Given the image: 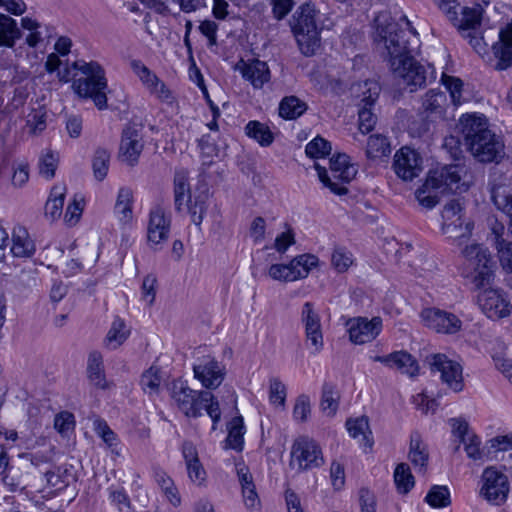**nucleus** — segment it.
I'll return each mask as SVG.
<instances>
[{
  "label": "nucleus",
  "mask_w": 512,
  "mask_h": 512,
  "mask_svg": "<svg viewBox=\"0 0 512 512\" xmlns=\"http://www.w3.org/2000/svg\"><path fill=\"white\" fill-rule=\"evenodd\" d=\"M453 435L459 439V442L464 445V450L467 456L473 460H482L483 451L480 447L481 440L473 432L469 430V425L466 421L461 419H451Z\"/></svg>",
  "instance_id": "nucleus-25"
},
{
  "label": "nucleus",
  "mask_w": 512,
  "mask_h": 512,
  "mask_svg": "<svg viewBox=\"0 0 512 512\" xmlns=\"http://www.w3.org/2000/svg\"><path fill=\"white\" fill-rule=\"evenodd\" d=\"M318 258L312 254H302L290 261L289 264H273L268 275L277 281L293 282L308 276L310 270L317 266Z\"/></svg>",
  "instance_id": "nucleus-9"
},
{
  "label": "nucleus",
  "mask_w": 512,
  "mask_h": 512,
  "mask_svg": "<svg viewBox=\"0 0 512 512\" xmlns=\"http://www.w3.org/2000/svg\"><path fill=\"white\" fill-rule=\"evenodd\" d=\"M307 110V104L296 96L284 97L279 104V115L287 120L300 117Z\"/></svg>",
  "instance_id": "nucleus-37"
},
{
  "label": "nucleus",
  "mask_w": 512,
  "mask_h": 512,
  "mask_svg": "<svg viewBox=\"0 0 512 512\" xmlns=\"http://www.w3.org/2000/svg\"><path fill=\"white\" fill-rule=\"evenodd\" d=\"M189 193L190 186L188 183V171L180 169L176 171L174 177V202L176 210H182L186 196H188Z\"/></svg>",
  "instance_id": "nucleus-38"
},
{
  "label": "nucleus",
  "mask_w": 512,
  "mask_h": 512,
  "mask_svg": "<svg viewBox=\"0 0 512 512\" xmlns=\"http://www.w3.org/2000/svg\"><path fill=\"white\" fill-rule=\"evenodd\" d=\"M114 214L121 225L127 226L133 220V193L130 188L122 187L118 191Z\"/></svg>",
  "instance_id": "nucleus-29"
},
{
  "label": "nucleus",
  "mask_w": 512,
  "mask_h": 512,
  "mask_svg": "<svg viewBox=\"0 0 512 512\" xmlns=\"http://www.w3.org/2000/svg\"><path fill=\"white\" fill-rule=\"evenodd\" d=\"M131 68L152 95L161 101H170L172 98L170 90L146 65L139 60H133Z\"/></svg>",
  "instance_id": "nucleus-24"
},
{
  "label": "nucleus",
  "mask_w": 512,
  "mask_h": 512,
  "mask_svg": "<svg viewBox=\"0 0 512 512\" xmlns=\"http://www.w3.org/2000/svg\"><path fill=\"white\" fill-rule=\"evenodd\" d=\"M319 180L328 187L331 192L337 195H344L348 192V189L339 185L337 181L342 183H349L353 180L358 172L355 164L350 163V158L346 154H338L330 160V171L331 177L328 175L325 167L320 164H315Z\"/></svg>",
  "instance_id": "nucleus-6"
},
{
  "label": "nucleus",
  "mask_w": 512,
  "mask_h": 512,
  "mask_svg": "<svg viewBox=\"0 0 512 512\" xmlns=\"http://www.w3.org/2000/svg\"><path fill=\"white\" fill-rule=\"evenodd\" d=\"M243 435H244V425L243 418L241 416L234 417L228 428V436L226 438L227 447L232 448L234 450H242L243 448Z\"/></svg>",
  "instance_id": "nucleus-47"
},
{
  "label": "nucleus",
  "mask_w": 512,
  "mask_h": 512,
  "mask_svg": "<svg viewBox=\"0 0 512 512\" xmlns=\"http://www.w3.org/2000/svg\"><path fill=\"white\" fill-rule=\"evenodd\" d=\"M452 222L454 229H452L450 232L443 233L449 238L460 241L461 244L463 240H466L470 237L473 229V223L470 221H465L463 217L461 220H457V218H455Z\"/></svg>",
  "instance_id": "nucleus-55"
},
{
  "label": "nucleus",
  "mask_w": 512,
  "mask_h": 512,
  "mask_svg": "<svg viewBox=\"0 0 512 512\" xmlns=\"http://www.w3.org/2000/svg\"><path fill=\"white\" fill-rule=\"evenodd\" d=\"M170 224V218L161 205L151 208L147 224V240L151 248L158 250L168 240Z\"/></svg>",
  "instance_id": "nucleus-13"
},
{
  "label": "nucleus",
  "mask_w": 512,
  "mask_h": 512,
  "mask_svg": "<svg viewBox=\"0 0 512 512\" xmlns=\"http://www.w3.org/2000/svg\"><path fill=\"white\" fill-rule=\"evenodd\" d=\"M409 459L415 468L424 470L428 461L426 445L421 441L420 436L415 434L411 437Z\"/></svg>",
  "instance_id": "nucleus-43"
},
{
  "label": "nucleus",
  "mask_w": 512,
  "mask_h": 512,
  "mask_svg": "<svg viewBox=\"0 0 512 512\" xmlns=\"http://www.w3.org/2000/svg\"><path fill=\"white\" fill-rule=\"evenodd\" d=\"M11 252L20 258H29L35 253V244L25 228L17 227L13 230Z\"/></svg>",
  "instance_id": "nucleus-31"
},
{
  "label": "nucleus",
  "mask_w": 512,
  "mask_h": 512,
  "mask_svg": "<svg viewBox=\"0 0 512 512\" xmlns=\"http://www.w3.org/2000/svg\"><path fill=\"white\" fill-rule=\"evenodd\" d=\"M400 20L402 24L387 15L378 16L374 45L388 62L394 77L401 79L402 84L413 92L435 79V71L433 67H425L414 59L412 53L419 47L417 33L406 16H401Z\"/></svg>",
  "instance_id": "nucleus-1"
},
{
  "label": "nucleus",
  "mask_w": 512,
  "mask_h": 512,
  "mask_svg": "<svg viewBox=\"0 0 512 512\" xmlns=\"http://www.w3.org/2000/svg\"><path fill=\"white\" fill-rule=\"evenodd\" d=\"M487 444L494 452H510V457H512V433L493 437Z\"/></svg>",
  "instance_id": "nucleus-62"
},
{
  "label": "nucleus",
  "mask_w": 512,
  "mask_h": 512,
  "mask_svg": "<svg viewBox=\"0 0 512 512\" xmlns=\"http://www.w3.org/2000/svg\"><path fill=\"white\" fill-rule=\"evenodd\" d=\"M350 340L355 344H365L373 341L382 331V319L373 317H356L347 321Z\"/></svg>",
  "instance_id": "nucleus-19"
},
{
  "label": "nucleus",
  "mask_w": 512,
  "mask_h": 512,
  "mask_svg": "<svg viewBox=\"0 0 512 512\" xmlns=\"http://www.w3.org/2000/svg\"><path fill=\"white\" fill-rule=\"evenodd\" d=\"M235 69L242 77L250 82L255 89H260L270 80V70L266 62L253 59L249 61L240 60Z\"/></svg>",
  "instance_id": "nucleus-27"
},
{
  "label": "nucleus",
  "mask_w": 512,
  "mask_h": 512,
  "mask_svg": "<svg viewBox=\"0 0 512 512\" xmlns=\"http://www.w3.org/2000/svg\"><path fill=\"white\" fill-rule=\"evenodd\" d=\"M300 321L305 330L306 340L310 342L315 353L320 352L324 345L321 317L313 303L305 302L303 304Z\"/></svg>",
  "instance_id": "nucleus-16"
},
{
  "label": "nucleus",
  "mask_w": 512,
  "mask_h": 512,
  "mask_svg": "<svg viewBox=\"0 0 512 512\" xmlns=\"http://www.w3.org/2000/svg\"><path fill=\"white\" fill-rule=\"evenodd\" d=\"M170 394L179 410L187 417H199L202 415V409H205L212 419V429L216 430L221 418V410L219 402L211 392L193 390L185 381L177 379L171 383Z\"/></svg>",
  "instance_id": "nucleus-3"
},
{
  "label": "nucleus",
  "mask_w": 512,
  "mask_h": 512,
  "mask_svg": "<svg viewBox=\"0 0 512 512\" xmlns=\"http://www.w3.org/2000/svg\"><path fill=\"white\" fill-rule=\"evenodd\" d=\"M431 371L440 373V378L448 388L460 392L464 388L463 368L461 364L445 354H433L427 358Z\"/></svg>",
  "instance_id": "nucleus-12"
},
{
  "label": "nucleus",
  "mask_w": 512,
  "mask_h": 512,
  "mask_svg": "<svg viewBox=\"0 0 512 512\" xmlns=\"http://www.w3.org/2000/svg\"><path fill=\"white\" fill-rule=\"evenodd\" d=\"M332 266L339 272H345L353 264L352 254L344 248H336L331 256Z\"/></svg>",
  "instance_id": "nucleus-57"
},
{
  "label": "nucleus",
  "mask_w": 512,
  "mask_h": 512,
  "mask_svg": "<svg viewBox=\"0 0 512 512\" xmlns=\"http://www.w3.org/2000/svg\"><path fill=\"white\" fill-rule=\"evenodd\" d=\"M340 395L332 383H324L322 387L321 409L328 416H334L339 406Z\"/></svg>",
  "instance_id": "nucleus-40"
},
{
  "label": "nucleus",
  "mask_w": 512,
  "mask_h": 512,
  "mask_svg": "<svg viewBox=\"0 0 512 512\" xmlns=\"http://www.w3.org/2000/svg\"><path fill=\"white\" fill-rule=\"evenodd\" d=\"M163 380L162 371L157 366H151L141 376V387L145 393L150 395L158 394Z\"/></svg>",
  "instance_id": "nucleus-44"
},
{
  "label": "nucleus",
  "mask_w": 512,
  "mask_h": 512,
  "mask_svg": "<svg viewBox=\"0 0 512 512\" xmlns=\"http://www.w3.org/2000/svg\"><path fill=\"white\" fill-rule=\"evenodd\" d=\"M319 12L310 3H304L293 14L290 25L299 49L305 56H312L320 47Z\"/></svg>",
  "instance_id": "nucleus-5"
},
{
  "label": "nucleus",
  "mask_w": 512,
  "mask_h": 512,
  "mask_svg": "<svg viewBox=\"0 0 512 512\" xmlns=\"http://www.w3.org/2000/svg\"><path fill=\"white\" fill-rule=\"evenodd\" d=\"M110 152L105 148H97L92 158V169L94 177L102 181L108 174L110 164Z\"/></svg>",
  "instance_id": "nucleus-46"
},
{
  "label": "nucleus",
  "mask_w": 512,
  "mask_h": 512,
  "mask_svg": "<svg viewBox=\"0 0 512 512\" xmlns=\"http://www.w3.org/2000/svg\"><path fill=\"white\" fill-rule=\"evenodd\" d=\"M58 165L57 156L51 152L46 151L39 159V173L42 177L47 180L52 179L55 176V171Z\"/></svg>",
  "instance_id": "nucleus-52"
},
{
  "label": "nucleus",
  "mask_w": 512,
  "mask_h": 512,
  "mask_svg": "<svg viewBox=\"0 0 512 512\" xmlns=\"http://www.w3.org/2000/svg\"><path fill=\"white\" fill-rule=\"evenodd\" d=\"M457 128L466 148L490 130L486 116L477 112L463 114L458 121Z\"/></svg>",
  "instance_id": "nucleus-21"
},
{
  "label": "nucleus",
  "mask_w": 512,
  "mask_h": 512,
  "mask_svg": "<svg viewBox=\"0 0 512 512\" xmlns=\"http://www.w3.org/2000/svg\"><path fill=\"white\" fill-rule=\"evenodd\" d=\"M447 103L446 94L438 89L429 90L423 97L422 107L424 111L435 117H442Z\"/></svg>",
  "instance_id": "nucleus-32"
},
{
  "label": "nucleus",
  "mask_w": 512,
  "mask_h": 512,
  "mask_svg": "<svg viewBox=\"0 0 512 512\" xmlns=\"http://www.w3.org/2000/svg\"><path fill=\"white\" fill-rule=\"evenodd\" d=\"M73 68L82 73L73 81L74 92L83 98H90L99 110L107 108V79L103 68L94 61H75Z\"/></svg>",
  "instance_id": "nucleus-4"
},
{
  "label": "nucleus",
  "mask_w": 512,
  "mask_h": 512,
  "mask_svg": "<svg viewBox=\"0 0 512 512\" xmlns=\"http://www.w3.org/2000/svg\"><path fill=\"white\" fill-rule=\"evenodd\" d=\"M442 81L445 88L450 93V97L454 105L462 104L464 102V99L462 98V80L452 76H443Z\"/></svg>",
  "instance_id": "nucleus-56"
},
{
  "label": "nucleus",
  "mask_w": 512,
  "mask_h": 512,
  "mask_svg": "<svg viewBox=\"0 0 512 512\" xmlns=\"http://www.w3.org/2000/svg\"><path fill=\"white\" fill-rule=\"evenodd\" d=\"M324 458L318 444L307 437L298 438L291 448L290 466L298 471L322 466Z\"/></svg>",
  "instance_id": "nucleus-8"
},
{
  "label": "nucleus",
  "mask_w": 512,
  "mask_h": 512,
  "mask_svg": "<svg viewBox=\"0 0 512 512\" xmlns=\"http://www.w3.org/2000/svg\"><path fill=\"white\" fill-rule=\"evenodd\" d=\"M21 26L23 29L30 32L26 37V43L28 46L34 48L42 42L43 36L42 31L40 30L42 28L41 23L30 17H23L21 19Z\"/></svg>",
  "instance_id": "nucleus-50"
},
{
  "label": "nucleus",
  "mask_w": 512,
  "mask_h": 512,
  "mask_svg": "<svg viewBox=\"0 0 512 512\" xmlns=\"http://www.w3.org/2000/svg\"><path fill=\"white\" fill-rule=\"evenodd\" d=\"M270 402L274 405L283 407L286 399V387L278 379H272L269 391Z\"/></svg>",
  "instance_id": "nucleus-60"
},
{
  "label": "nucleus",
  "mask_w": 512,
  "mask_h": 512,
  "mask_svg": "<svg viewBox=\"0 0 512 512\" xmlns=\"http://www.w3.org/2000/svg\"><path fill=\"white\" fill-rule=\"evenodd\" d=\"M331 152V144L324 138L316 137L305 148V153L310 158H322Z\"/></svg>",
  "instance_id": "nucleus-54"
},
{
  "label": "nucleus",
  "mask_w": 512,
  "mask_h": 512,
  "mask_svg": "<svg viewBox=\"0 0 512 512\" xmlns=\"http://www.w3.org/2000/svg\"><path fill=\"white\" fill-rule=\"evenodd\" d=\"M217 30L218 25L212 20L202 21L199 25V31L207 38L209 47L217 45Z\"/></svg>",
  "instance_id": "nucleus-63"
},
{
  "label": "nucleus",
  "mask_w": 512,
  "mask_h": 512,
  "mask_svg": "<svg viewBox=\"0 0 512 512\" xmlns=\"http://www.w3.org/2000/svg\"><path fill=\"white\" fill-rule=\"evenodd\" d=\"M422 157L409 147H402L394 155L393 170L403 181H412L422 172Z\"/></svg>",
  "instance_id": "nucleus-15"
},
{
  "label": "nucleus",
  "mask_w": 512,
  "mask_h": 512,
  "mask_svg": "<svg viewBox=\"0 0 512 512\" xmlns=\"http://www.w3.org/2000/svg\"><path fill=\"white\" fill-rule=\"evenodd\" d=\"M448 19L459 30L475 29L481 23V6L460 7L457 0H434Z\"/></svg>",
  "instance_id": "nucleus-10"
},
{
  "label": "nucleus",
  "mask_w": 512,
  "mask_h": 512,
  "mask_svg": "<svg viewBox=\"0 0 512 512\" xmlns=\"http://www.w3.org/2000/svg\"><path fill=\"white\" fill-rule=\"evenodd\" d=\"M391 153V145L388 138L381 134L371 135L366 146V156L369 159H381Z\"/></svg>",
  "instance_id": "nucleus-36"
},
{
  "label": "nucleus",
  "mask_w": 512,
  "mask_h": 512,
  "mask_svg": "<svg viewBox=\"0 0 512 512\" xmlns=\"http://www.w3.org/2000/svg\"><path fill=\"white\" fill-rule=\"evenodd\" d=\"M54 426L61 434H67L74 427V416L69 412H62L55 417Z\"/></svg>",
  "instance_id": "nucleus-64"
},
{
  "label": "nucleus",
  "mask_w": 512,
  "mask_h": 512,
  "mask_svg": "<svg viewBox=\"0 0 512 512\" xmlns=\"http://www.w3.org/2000/svg\"><path fill=\"white\" fill-rule=\"evenodd\" d=\"M380 92V87L377 82L366 81L364 83L363 98L360 102L358 111L359 116V130L361 133L366 134L374 128L377 117L372 111Z\"/></svg>",
  "instance_id": "nucleus-17"
},
{
  "label": "nucleus",
  "mask_w": 512,
  "mask_h": 512,
  "mask_svg": "<svg viewBox=\"0 0 512 512\" xmlns=\"http://www.w3.org/2000/svg\"><path fill=\"white\" fill-rule=\"evenodd\" d=\"M246 135L261 146H269L274 140L273 133L269 127L259 121H249L245 127Z\"/></svg>",
  "instance_id": "nucleus-41"
},
{
  "label": "nucleus",
  "mask_w": 512,
  "mask_h": 512,
  "mask_svg": "<svg viewBox=\"0 0 512 512\" xmlns=\"http://www.w3.org/2000/svg\"><path fill=\"white\" fill-rule=\"evenodd\" d=\"M65 188L61 186L53 187L50 197L45 205V214L52 220L57 219L62 214L64 205Z\"/></svg>",
  "instance_id": "nucleus-45"
},
{
  "label": "nucleus",
  "mask_w": 512,
  "mask_h": 512,
  "mask_svg": "<svg viewBox=\"0 0 512 512\" xmlns=\"http://www.w3.org/2000/svg\"><path fill=\"white\" fill-rule=\"evenodd\" d=\"M182 455L190 480L201 485L206 478V472L201 464L196 447L191 442H185L182 446Z\"/></svg>",
  "instance_id": "nucleus-28"
},
{
  "label": "nucleus",
  "mask_w": 512,
  "mask_h": 512,
  "mask_svg": "<svg viewBox=\"0 0 512 512\" xmlns=\"http://www.w3.org/2000/svg\"><path fill=\"white\" fill-rule=\"evenodd\" d=\"M421 318L426 327L437 333L455 334L462 327V321L456 314L435 307L424 309Z\"/></svg>",
  "instance_id": "nucleus-14"
},
{
  "label": "nucleus",
  "mask_w": 512,
  "mask_h": 512,
  "mask_svg": "<svg viewBox=\"0 0 512 512\" xmlns=\"http://www.w3.org/2000/svg\"><path fill=\"white\" fill-rule=\"evenodd\" d=\"M504 145L500 139L489 130L472 143L467 149L479 162L488 163L498 161L503 154Z\"/></svg>",
  "instance_id": "nucleus-20"
},
{
  "label": "nucleus",
  "mask_w": 512,
  "mask_h": 512,
  "mask_svg": "<svg viewBox=\"0 0 512 512\" xmlns=\"http://www.w3.org/2000/svg\"><path fill=\"white\" fill-rule=\"evenodd\" d=\"M20 37L17 22L8 15L0 14V46L12 48Z\"/></svg>",
  "instance_id": "nucleus-33"
},
{
  "label": "nucleus",
  "mask_w": 512,
  "mask_h": 512,
  "mask_svg": "<svg viewBox=\"0 0 512 512\" xmlns=\"http://www.w3.org/2000/svg\"><path fill=\"white\" fill-rule=\"evenodd\" d=\"M478 303L482 312L490 319L507 317L511 313V305L504 293L497 289H486L478 295Z\"/></svg>",
  "instance_id": "nucleus-18"
},
{
  "label": "nucleus",
  "mask_w": 512,
  "mask_h": 512,
  "mask_svg": "<svg viewBox=\"0 0 512 512\" xmlns=\"http://www.w3.org/2000/svg\"><path fill=\"white\" fill-rule=\"evenodd\" d=\"M464 172V167L459 165H448L429 171L426 181L415 192L420 205L432 209L439 203L440 195L446 191L466 190L465 184L461 183Z\"/></svg>",
  "instance_id": "nucleus-2"
},
{
  "label": "nucleus",
  "mask_w": 512,
  "mask_h": 512,
  "mask_svg": "<svg viewBox=\"0 0 512 512\" xmlns=\"http://www.w3.org/2000/svg\"><path fill=\"white\" fill-rule=\"evenodd\" d=\"M466 265V276L472 279L477 288L489 284L492 273V260L487 248L479 244H471L462 250Z\"/></svg>",
  "instance_id": "nucleus-7"
},
{
  "label": "nucleus",
  "mask_w": 512,
  "mask_h": 512,
  "mask_svg": "<svg viewBox=\"0 0 512 512\" xmlns=\"http://www.w3.org/2000/svg\"><path fill=\"white\" fill-rule=\"evenodd\" d=\"M209 206V193L207 190L196 194L193 199L189 197L188 212L191 221L200 226Z\"/></svg>",
  "instance_id": "nucleus-35"
},
{
  "label": "nucleus",
  "mask_w": 512,
  "mask_h": 512,
  "mask_svg": "<svg viewBox=\"0 0 512 512\" xmlns=\"http://www.w3.org/2000/svg\"><path fill=\"white\" fill-rule=\"evenodd\" d=\"M480 495L493 505L506 502L510 491L508 477L494 467L486 468L481 475Z\"/></svg>",
  "instance_id": "nucleus-11"
},
{
  "label": "nucleus",
  "mask_w": 512,
  "mask_h": 512,
  "mask_svg": "<svg viewBox=\"0 0 512 512\" xmlns=\"http://www.w3.org/2000/svg\"><path fill=\"white\" fill-rule=\"evenodd\" d=\"M156 481L164 491L165 495L169 499V501L177 506L180 504V497L178 495V491L174 485L173 480L164 472H160L156 474Z\"/></svg>",
  "instance_id": "nucleus-53"
},
{
  "label": "nucleus",
  "mask_w": 512,
  "mask_h": 512,
  "mask_svg": "<svg viewBox=\"0 0 512 512\" xmlns=\"http://www.w3.org/2000/svg\"><path fill=\"white\" fill-rule=\"evenodd\" d=\"M129 334L130 330L126 327L124 321L116 318L107 333L106 346L110 349L118 348L128 338Z\"/></svg>",
  "instance_id": "nucleus-39"
},
{
  "label": "nucleus",
  "mask_w": 512,
  "mask_h": 512,
  "mask_svg": "<svg viewBox=\"0 0 512 512\" xmlns=\"http://www.w3.org/2000/svg\"><path fill=\"white\" fill-rule=\"evenodd\" d=\"M394 481L400 493L406 494L414 487V477L406 463L398 464L394 471Z\"/></svg>",
  "instance_id": "nucleus-49"
},
{
  "label": "nucleus",
  "mask_w": 512,
  "mask_h": 512,
  "mask_svg": "<svg viewBox=\"0 0 512 512\" xmlns=\"http://www.w3.org/2000/svg\"><path fill=\"white\" fill-rule=\"evenodd\" d=\"M463 217V207L459 200H452L447 203L442 211V232H450L454 229L453 222L455 218L461 220Z\"/></svg>",
  "instance_id": "nucleus-48"
},
{
  "label": "nucleus",
  "mask_w": 512,
  "mask_h": 512,
  "mask_svg": "<svg viewBox=\"0 0 512 512\" xmlns=\"http://www.w3.org/2000/svg\"><path fill=\"white\" fill-rule=\"evenodd\" d=\"M347 430L351 437L360 438V442L366 447L371 448L373 441L368 437L369 431L368 419L366 417H359L356 419H349L346 422Z\"/></svg>",
  "instance_id": "nucleus-42"
},
{
  "label": "nucleus",
  "mask_w": 512,
  "mask_h": 512,
  "mask_svg": "<svg viewBox=\"0 0 512 512\" xmlns=\"http://www.w3.org/2000/svg\"><path fill=\"white\" fill-rule=\"evenodd\" d=\"M311 412L310 399L306 395H300L293 408V417L296 421L305 422Z\"/></svg>",
  "instance_id": "nucleus-59"
},
{
  "label": "nucleus",
  "mask_w": 512,
  "mask_h": 512,
  "mask_svg": "<svg viewBox=\"0 0 512 512\" xmlns=\"http://www.w3.org/2000/svg\"><path fill=\"white\" fill-rule=\"evenodd\" d=\"M491 199L496 208L509 217V230L512 233V194L505 186H493Z\"/></svg>",
  "instance_id": "nucleus-34"
},
{
  "label": "nucleus",
  "mask_w": 512,
  "mask_h": 512,
  "mask_svg": "<svg viewBox=\"0 0 512 512\" xmlns=\"http://www.w3.org/2000/svg\"><path fill=\"white\" fill-rule=\"evenodd\" d=\"M502 267L512 273V242L501 240L496 247Z\"/></svg>",
  "instance_id": "nucleus-61"
},
{
  "label": "nucleus",
  "mask_w": 512,
  "mask_h": 512,
  "mask_svg": "<svg viewBox=\"0 0 512 512\" xmlns=\"http://www.w3.org/2000/svg\"><path fill=\"white\" fill-rule=\"evenodd\" d=\"M93 429L96 434L108 445L113 446L117 442L116 434L108 426L107 422L99 417L93 420Z\"/></svg>",
  "instance_id": "nucleus-58"
},
{
  "label": "nucleus",
  "mask_w": 512,
  "mask_h": 512,
  "mask_svg": "<svg viewBox=\"0 0 512 512\" xmlns=\"http://www.w3.org/2000/svg\"><path fill=\"white\" fill-rule=\"evenodd\" d=\"M87 377L91 385L99 389L109 387L106 381L103 357L101 353L93 351L89 354L87 361Z\"/></svg>",
  "instance_id": "nucleus-30"
},
{
  "label": "nucleus",
  "mask_w": 512,
  "mask_h": 512,
  "mask_svg": "<svg viewBox=\"0 0 512 512\" xmlns=\"http://www.w3.org/2000/svg\"><path fill=\"white\" fill-rule=\"evenodd\" d=\"M425 500L432 507H446L450 504L449 490L445 486H434L429 490Z\"/></svg>",
  "instance_id": "nucleus-51"
},
{
  "label": "nucleus",
  "mask_w": 512,
  "mask_h": 512,
  "mask_svg": "<svg viewBox=\"0 0 512 512\" xmlns=\"http://www.w3.org/2000/svg\"><path fill=\"white\" fill-rule=\"evenodd\" d=\"M369 359L373 362H380L388 368H396L401 373L414 377L419 372V366L415 358L406 351H395L388 355H377L373 351L369 353Z\"/></svg>",
  "instance_id": "nucleus-23"
},
{
  "label": "nucleus",
  "mask_w": 512,
  "mask_h": 512,
  "mask_svg": "<svg viewBox=\"0 0 512 512\" xmlns=\"http://www.w3.org/2000/svg\"><path fill=\"white\" fill-rule=\"evenodd\" d=\"M142 137L138 129L127 126L123 129L119 147V158L121 161L133 166L138 162L143 150Z\"/></svg>",
  "instance_id": "nucleus-26"
},
{
  "label": "nucleus",
  "mask_w": 512,
  "mask_h": 512,
  "mask_svg": "<svg viewBox=\"0 0 512 512\" xmlns=\"http://www.w3.org/2000/svg\"><path fill=\"white\" fill-rule=\"evenodd\" d=\"M193 372L196 379L207 389H216L224 380V369L211 356H205L194 364Z\"/></svg>",
  "instance_id": "nucleus-22"
}]
</instances>
